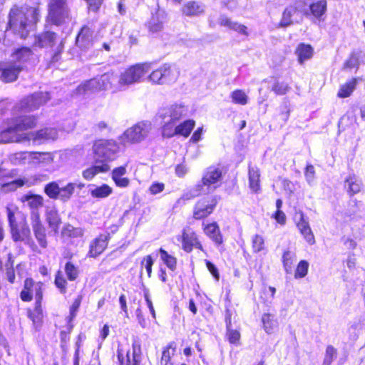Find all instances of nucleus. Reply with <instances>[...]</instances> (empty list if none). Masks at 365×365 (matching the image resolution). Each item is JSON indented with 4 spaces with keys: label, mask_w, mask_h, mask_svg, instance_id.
I'll use <instances>...</instances> for the list:
<instances>
[{
    "label": "nucleus",
    "mask_w": 365,
    "mask_h": 365,
    "mask_svg": "<svg viewBox=\"0 0 365 365\" xmlns=\"http://www.w3.org/2000/svg\"><path fill=\"white\" fill-rule=\"evenodd\" d=\"M22 201L32 210L31 212H38V209L43 205V199L38 195H26L22 197Z\"/></svg>",
    "instance_id": "nucleus-31"
},
{
    "label": "nucleus",
    "mask_w": 365,
    "mask_h": 365,
    "mask_svg": "<svg viewBox=\"0 0 365 365\" xmlns=\"http://www.w3.org/2000/svg\"><path fill=\"white\" fill-rule=\"evenodd\" d=\"M32 152H19L14 154L11 157L13 163L18 164H31Z\"/></svg>",
    "instance_id": "nucleus-43"
},
{
    "label": "nucleus",
    "mask_w": 365,
    "mask_h": 365,
    "mask_svg": "<svg viewBox=\"0 0 365 365\" xmlns=\"http://www.w3.org/2000/svg\"><path fill=\"white\" fill-rule=\"evenodd\" d=\"M309 263L306 260H301L295 270L294 277L296 279L304 277L308 272Z\"/></svg>",
    "instance_id": "nucleus-54"
},
{
    "label": "nucleus",
    "mask_w": 365,
    "mask_h": 365,
    "mask_svg": "<svg viewBox=\"0 0 365 365\" xmlns=\"http://www.w3.org/2000/svg\"><path fill=\"white\" fill-rule=\"evenodd\" d=\"M110 170V166L108 163H101V165H96L91 166L83 172V177L86 180H91L96 175L100 173H106Z\"/></svg>",
    "instance_id": "nucleus-34"
},
{
    "label": "nucleus",
    "mask_w": 365,
    "mask_h": 365,
    "mask_svg": "<svg viewBox=\"0 0 365 365\" xmlns=\"http://www.w3.org/2000/svg\"><path fill=\"white\" fill-rule=\"evenodd\" d=\"M217 205L215 197H206L198 200L194 209L193 217L200 220L210 215Z\"/></svg>",
    "instance_id": "nucleus-12"
},
{
    "label": "nucleus",
    "mask_w": 365,
    "mask_h": 365,
    "mask_svg": "<svg viewBox=\"0 0 365 365\" xmlns=\"http://www.w3.org/2000/svg\"><path fill=\"white\" fill-rule=\"evenodd\" d=\"M345 187L347 188V192L349 195H353L360 192L361 182L355 175L349 176L345 181Z\"/></svg>",
    "instance_id": "nucleus-38"
},
{
    "label": "nucleus",
    "mask_w": 365,
    "mask_h": 365,
    "mask_svg": "<svg viewBox=\"0 0 365 365\" xmlns=\"http://www.w3.org/2000/svg\"><path fill=\"white\" fill-rule=\"evenodd\" d=\"M356 83H357V79L353 78L350 81L341 86L339 91L338 92V94H337L338 97H339V98L349 97L352 93V92L354 91Z\"/></svg>",
    "instance_id": "nucleus-41"
},
{
    "label": "nucleus",
    "mask_w": 365,
    "mask_h": 365,
    "mask_svg": "<svg viewBox=\"0 0 365 365\" xmlns=\"http://www.w3.org/2000/svg\"><path fill=\"white\" fill-rule=\"evenodd\" d=\"M5 267H6L5 275H6V279L11 284L14 283L16 276H15L14 269L13 267V262H11L9 265V264H6Z\"/></svg>",
    "instance_id": "nucleus-63"
},
{
    "label": "nucleus",
    "mask_w": 365,
    "mask_h": 365,
    "mask_svg": "<svg viewBox=\"0 0 365 365\" xmlns=\"http://www.w3.org/2000/svg\"><path fill=\"white\" fill-rule=\"evenodd\" d=\"M82 296L78 295L73 301L72 305L70 307V314L68 317L69 321H72L76 316L78 310L80 307L81 301H82Z\"/></svg>",
    "instance_id": "nucleus-61"
},
{
    "label": "nucleus",
    "mask_w": 365,
    "mask_h": 365,
    "mask_svg": "<svg viewBox=\"0 0 365 365\" xmlns=\"http://www.w3.org/2000/svg\"><path fill=\"white\" fill-rule=\"evenodd\" d=\"M232 102L237 104L246 105L247 103L248 97L242 90L234 91L231 93Z\"/></svg>",
    "instance_id": "nucleus-51"
},
{
    "label": "nucleus",
    "mask_w": 365,
    "mask_h": 365,
    "mask_svg": "<svg viewBox=\"0 0 365 365\" xmlns=\"http://www.w3.org/2000/svg\"><path fill=\"white\" fill-rule=\"evenodd\" d=\"M160 258L171 270L176 269L177 260L173 256L169 255L165 250L160 249Z\"/></svg>",
    "instance_id": "nucleus-48"
},
{
    "label": "nucleus",
    "mask_w": 365,
    "mask_h": 365,
    "mask_svg": "<svg viewBox=\"0 0 365 365\" xmlns=\"http://www.w3.org/2000/svg\"><path fill=\"white\" fill-rule=\"evenodd\" d=\"M193 120H187L178 125H163L162 134L163 137L171 138L175 135H181L187 137L195 126Z\"/></svg>",
    "instance_id": "nucleus-11"
},
{
    "label": "nucleus",
    "mask_w": 365,
    "mask_h": 365,
    "mask_svg": "<svg viewBox=\"0 0 365 365\" xmlns=\"http://www.w3.org/2000/svg\"><path fill=\"white\" fill-rule=\"evenodd\" d=\"M18 210H19L18 207L16 206L14 204L9 203L6 205V212L9 226L17 222L16 217H15V215L18 212Z\"/></svg>",
    "instance_id": "nucleus-52"
},
{
    "label": "nucleus",
    "mask_w": 365,
    "mask_h": 365,
    "mask_svg": "<svg viewBox=\"0 0 365 365\" xmlns=\"http://www.w3.org/2000/svg\"><path fill=\"white\" fill-rule=\"evenodd\" d=\"M148 81L154 85H164L162 74V67L153 71L147 78Z\"/></svg>",
    "instance_id": "nucleus-49"
},
{
    "label": "nucleus",
    "mask_w": 365,
    "mask_h": 365,
    "mask_svg": "<svg viewBox=\"0 0 365 365\" xmlns=\"http://www.w3.org/2000/svg\"><path fill=\"white\" fill-rule=\"evenodd\" d=\"M296 54L298 57V61L302 64L305 61L310 59L313 55V48L309 44L300 43L297 49Z\"/></svg>",
    "instance_id": "nucleus-33"
},
{
    "label": "nucleus",
    "mask_w": 365,
    "mask_h": 365,
    "mask_svg": "<svg viewBox=\"0 0 365 365\" xmlns=\"http://www.w3.org/2000/svg\"><path fill=\"white\" fill-rule=\"evenodd\" d=\"M42 299H36L35 309L34 313L29 312V318L35 323L38 322L42 317V308H41Z\"/></svg>",
    "instance_id": "nucleus-55"
},
{
    "label": "nucleus",
    "mask_w": 365,
    "mask_h": 365,
    "mask_svg": "<svg viewBox=\"0 0 365 365\" xmlns=\"http://www.w3.org/2000/svg\"><path fill=\"white\" fill-rule=\"evenodd\" d=\"M76 44L82 48H86L91 45V31L89 28L83 27L81 29L76 37Z\"/></svg>",
    "instance_id": "nucleus-37"
},
{
    "label": "nucleus",
    "mask_w": 365,
    "mask_h": 365,
    "mask_svg": "<svg viewBox=\"0 0 365 365\" xmlns=\"http://www.w3.org/2000/svg\"><path fill=\"white\" fill-rule=\"evenodd\" d=\"M24 184V182L21 179L12 180V181L1 184V190L4 192L14 191V190H16L18 187L23 186Z\"/></svg>",
    "instance_id": "nucleus-58"
},
{
    "label": "nucleus",
    "mask_w": 365,
    "mask_h": 365,
    "mask_svg": "<svg viewBox=\"0 0 365 365\" xmlns=\"http://www.w3.org/2000/svg\"><path fill=\"white\" fill-rule=\"evenodd\" d=\"M252 244L254 252H259L264 249V240L261 235H254L252 239Z\"/></svg>",
    "instance_id": "nucleus-59"
},
{
    "label": "nucleus",
    "mask_w": 365,
    "mask_h": 365,
    "mask_svg": "<svg viewBox=\"0 0 365 365\" xmlns=\"http://www.w3.org/2000/svg\"><path fill=\"white\" fill-rule=\"evenodd\" d=\"M180 11L183 16L197 17L205 13V6L199 1H189L182 6Z\"/></svg>",
    "instance_id": "nucleus-15"
},
{
    "label": "nucleus",
    "mask_w": 365,
    "mask_h": 365,
    "mask_svg": "<svg viewBox=\"0 0 365 365\" xmlns=\"http://www.w3.org/2000/svg\"><path fill=\"white\" fill-rule=\"evenodd\" d=\"M14 124L0 133V143L25 142L24 133L18 134Z\"/></svg>",
    "instance_id": "nucleus-21"
},
{
    "label": "nucleus",
    "mask_w": 365,
    "mask_h": 365,
    "mask_svg": "<svg viewBox=\"0 0 365 365\" xmlns=\"http://www.w3.org/2000/svg\"><path fill=\"white\" fill-rule=\"evenodd\" d=\"M96 161L106 163L115 158L119 146L113 140H99L93 146Z\"/></svg>",
    "instance_id": "nucleus-3"
},
{
    "label": "nucleus",
    "mask_w": 365,
    "mask_h": 365,
    "mask_svg": "<svg viewBox=\"0 0 365 365\" xmlns=\"http://www.w3.org/2000/svg\"><path fill=\"white\" fill-rule=\"evenodd\" d=\"M133 359H130L129 353H127L126 360L121 359V356L118 354V359L120 365H139L141 359V344L138 339H134L133 341Z\"/></svg>",
    "instance_id": "nucleus-19"
},
{
    "label": "nucleus",
    "mask_w": 365,
    "mask_h": 365,
    "mask_svg": "<svg viewBox=\"0 0 365 365\" xmlns=\"http://www.w3.org/2000/svg\"><path fill=\"white\" fill-rule=\"evenodd\" d=\"M336 354L337 351L333 346H327L326 349L323 365H330L334 361V359H336Z\"/></svg>",
    "instance_id": "nucleus-57"
},
{
    "label": "nucleus",
    "mask_w": 365,
    "mask_h": 365,
    "mask_svg": "<svg viewBox=\"0 0 365 365\" xmlns=\"http://www.w3.org/2000/svg\"><path fill=\"white\" fill-rule=\"evenodd\" d=\"M227 338L230 343L239 345L240 339V333L237 330L232 329V327L227 329Z\"/></svg>",
    "instance_id": "nucleus-60"
},
{
    "label": "nucleus",
    "mask_w": 365,
    "mask_h": 365,
    "mask_svg": "<svg viewBox=\"0 0 365 365\" xmlns=\"http://www.w3.org/2000/svg\"><path fill=\"white\" fill-rule=\"evenodd\" d=\"M36 118L34 115H23L14 120V125L18 132L33 128L36 125Z\"/></svg>",
    "instance_id": "nucleus-23"
},
{
    "label": "nucleus",
    "mask_w": 365,
    "mask_h": 365,
    "mask_svg": "<svg viewBox=\"0 0 365 365\" xmlns=\"http://www.w3.org/2000/svg\"><path fill=\"white\" fill-rule=\"evenodd\" d=\"M33 55L32 51L29 47H22L13 53L12 58L14 61H16V63H19L21 65V63L30 61Z\"/></svg>",
    "instance_id": "nucleus-30"
},
{
    "label": "nucleus",
    "mask_w": 365,
    "mask_h": 365,
    "mask_svg": "<svg viewBox=\"0 0 365 365\" xmlns=\"http://www.w3.org/2000/svg\"><path fill=\"white\" fill-rule=\"evenodd\" d=\"M48 9V19L56 25L62 24L69 18L68 0H49Z\"/></svg>",
    "instance_id": "nucleus-5"
},
{
    "label": "nucleus",
    "mask_w": 365,
    "mask_h": 365,
    "mask_svg": "<svg viewBox=\"0 0 365 365\" xmlns=\"http://www.w3.org/2000/svg\"><path fill=\"white\" fill-rule=\"evenodd\" d=\"M56 39V34L54 32L46 31L35 37L34 45L38 47L53 46Z\"/></svg>",
    "instance_id": "nucleus-28"
},
{
    "label": "nucleus",
    "mask_w": 365,
    "mask_h": 365,
    "mask_svg": "<svg viewBox=\"0 0 365 365\" xmlns=\"http://www.w3.org/2000/svg\"><path fill=\"white\" fill-rule=\"evenodd\" d=\"M296 224L306 242L311 245H314L315 243L314 235L311 230L308 220L304 217L302 212L299 214Z\"/></svg>",
    "instance_id": "nucleus-16"
},
{
    "label": "nucleus",
    "mask_w": 365,
    "mask_h": 365,
    "mask_svg": "<svg viewBox=\"0 0 365 365\" xmlns=\"http://www.w3.org/2000/svg\"><path fill=\"white\" fill-rule=\"evenodd\" d=\"M297 9L294 6L286 8L282 14L279 25L282 27H287L292 24V16L296 13Z\"/></svg>",
    "instance_id": "nucleus-44"
},
{
    "label": "nucleus",
    "mask_w": 365,
    "mask_h": 365,
    "mask_svg": "<svg viewBox=\"0 0 365 365\" xmlns=\"http://www.w3.org/2000/svg\"><path fill=\"white\" fill-rule=\"evenodd\" d=\"M125 166H120L112 171V179L115 185L120 187H127L130 184V180L124 177L126 174Z\"/></svg>",
    "instance_id": "nucleus-24"
},
{
    "label": "nucleus",
    "mask_w": 365,
    "mask_h": 365,
    "mask_svg": "<svg viewBox=\"0 0 365 365\" xmlns=\"http://www.w3.org/2000/svg\"><path fill=\"white\" fill-rule=\"evenodd\" d=\"M359 65V58L358 57L352 54L350 57L345 61L344 64V68H354L357 67Z\"/></svg>",
    "instance_id": "nucleus-64"
},
{
    "label": "nucleus",
    "mask_w": 365,
    "mask_h": 365,
    "mask_svg": "<svg viewBox=\"0 0 365 365\" xmlns=\"http://www.w3.org/2000/svg\"><path fill=\"white\" fill-rule=\"evenodd\" d=\"M188 113V108L182 103H175L163 108L158 113L163 120V125L175 126L176 123Z\"/></svg>",
    "instance_id": "nucleus-4"
},
{
    "label": "nucleus",
    "mask_w": 365,
    "mask_h": 365,
    "mask_svg": "<svg viewBox=\"0 0 365 365\" xmlns=\"http://www.w3.org/2000/svg\"><path fill=\"white\" fill-rule=\"evenodd\" d=\"M38 16L36 8L14 6L9 13V29L21 38H25L38 21Z\"/></svg>",
    "instance_id": "nucleus-1"
},
{
    "label": "nucleus",
    "mask_w": 365,
    "mask_h": 365,
    "mask_svg": "<svg viewBox=\"0 0 365 365\" xmlns=\"http://www.w3.org/2000/svg\"><path fill=\"white\" fill-rule=\"evenodd\" d=\"M57 138L58 131L53 128H45L36 132L24 133L25 141L32 140L37 144H43L49 140H54Z\"/></svg>",
    "instance_id": "nucleus-10"
},
{
    "label": "nucleus",
    "mask_w": 365,
    "mask_h": 365,
    "mask_svg": "<svg viewBox=\"0 0 365 365\" xmlns=\"http://www.w3.org/2000/svg\"><path fill=\"white\" fill-rule=\"evenodd\" d=\"M83 230L81 227H74L71 225H66L62 230V235L66 237L77 238L83 235Z\"/></svg>",
    "instance_id": "nucleus-45"
},
{
    "label": "nucleus",
    "mask_w": 365,
    "mask_h": 365,
    "mask_svg": "<svg viewBox=\"0 0 365 365\" xmlns=\"http://www.w3.org/2000/svg\"><path fill=\"white\" fill-rule=\"evenodd\" d=\"M295 255L290 251H285L282 256V262L284 270L287 273H291L292 265L295 260Z\"/></svg>",
    "instance_id": "nucleus-46"
},
{
    "label": "nucleus",
    "mask_w": 365,
    "mask_h": 365,
    "mask_svg": "<svg viewBox=\"0 0 365 365\" xmlns=\"http://www.w3.org/2000/svg\"><path fill=\"white\" fill-rule=\"evenodd\" d=\"M49 100L50 96L48 92H36L20 101L19 104V109L22 111H33L39 108Z\"/></svg>",
    "instance_id": "nucleus-8"
},
{
    "label": "nucleus",
    "mask_w": 365,
    "mask_h": 365,
    "mask_svg": "<svg viewBox=\"0 0 365 365\" xmlns=\"http://www.w3.org/2000/svg\"><path fill=\"white\" fill-rule=\"evenodd\" d=\"M204 231L206 235H207L216 245H220L222 243V236L216 222L206 225L204 228Z\"/></svg>",
    "instance_id": "nucleus-29"
},
{
    "label": "nucleus",
    "mask_w": 365,
    "mask_h": 365,
    "mask_svg": "<svg viewBox=\"0 0 365 365\" xmlns=\"http://www.w3.org/2000/svg\"><path fill=\"white\" fill-rule=\"evenodd\" d=\"M98 91H100L99 83L96 78L83 82L76 88V93L78 95H87Z\"/></svg>",
    "instance_id": "nucleus-27"
},
{
    "label": "nucleus",
    "mask_w": 365,
    "mask_h": 365,
    "mask_svg": "<svg viewBox=\"0 0 365 365\" xmlns=\"http://www.w3.org/2000/svg\"><path fill=\"white\" fill-rule=\"evenodd\" d=\"M327 10V3L326 0H319L309 5V10L304 11V15L308 16L312 15L319 21L324 20L323 16Z\"/></svg>",
    "instance_id": "nucleus-22"
},
{
    "label": "nucleus",
    "mask_w": 365,
    "mask_h": 365,
    "mask_svg": "<svg viewBox=\"0 0 365 365\" xmlns=\"http://www.w3.org/2000/svg\"><path fill=\"white\" fill-rule=\"evenodd\" d=\"M249 185L250 188L255 192H257L260 189V174L259 170L257 167H249Z\"/></svg>",
    "instance_id": "nucleus-32"
},
{
    "label": "nucleus",
    "mask_w": 365,
    "mask_h": 365,
    "mask_svg": "<svg viewBox=\"0 0 365 365\" xmlns=\"http://www.w3.org/2000/svg\"><path fill=\"white\" fill-rule=\"evenodd\" d=\"M109 235L102 234L96 238L90 245L89 256L96 257L101 255L106 248Z\"/></svg>",
    "instance_id": "nucleus-20"
},
{
    "label": "nucleus",
    "mask_w": 365,
    "mask_h": 365,
    "mask_svg": "<svg viewBox=\"0 0 365 365\" xmlns=\"http://www.w3.org/2000/svg\"><path fill=\"white\" fill-rule=\"evenodd\" d=\"M89 192L93 197L105 198L113 192V189L109 185L103 184L91 189Z\"/></svg>",
    "instance_id": "nucleus-40"
},
{
    "label": "nucleus",
    "mask_w": 365,
    "mask_h": 365,
    "mask_svg": "<svg viewBox=\"0 0 365 365\" xmlns=\"http://www.w3.org/2000/svg\"><path fill=\"white\" fill-rule=\"evenodd\" d=\"M53 160V157L51 153L32 152L31 164H49Z\"/></svg>",
    "instance_id": "nucleus-39"
},
{
    "label": "nucleus",
    "mask_w": 365,
    "mask_h": 365,
    "mask_svg": "<svg viewBox=\"0 0 365 365\" xmlns=\"http://www.w3.org/2000/svg\"><path fill=\"white\" fill-rule=\"evenodd\" d=\"M151 128L150 122H140L125 131L121 137L122 142L124 144L140 142L148 136Z\"/></svg>",
    "instance_id": "nucleus-6"
},
{
    "label": "nucleus",
    "mask_w": 365,
    "mask_h": 365,
    "mask_svg": "<svg viewBox=\"0 0 365 365\" xmlns=\"http://www.w3.org/2000/svg\"><path fill=\"white\" fill-rule=\"evenodd\" d=\"M55 284L60 289V292L63 294L66 292V280L63 277L61 272L58 271L55 277Z\"/></svg>",
    "instance_id": "nucleus-62"
},
{
    "label": "nucleus",
    "mask_w": 365,
    "mask_h": 365,
    "mask_svg": "<svg viewBox=\"0 0 365 365\" xmlns=\"http://www.w3.org/2000/svg\"><path fill=\"white\" fill-rule=\"evenodd\" d=\"M76 185V182H69L66 186L60 187L58 199L63 202L68 201L73 195Z\"/></svg>",
    "instance_id": "nucleus-42"
},
{
    "label": "nucleus",
    "mask_w": 365,
    "mask_h": 365,
    "mask_svg": "<svg viewBox=\"0 0 365 365\" xmlns=\"http://www.w3.org/2000/svg\"><path fill=\"white\" fill-rule=\"evenodd\" d=\"M161 67L164 84H170L176 81L180 75L178 68L167 63L162 65Z\"/></svg>",
    "instance_id": "nucleus-25"
},
{
    "label": "nucleus",
    "mask_w": 365,
    "mask_h": 365,
    "mask_svg": "<svg viewBox=\"0 0 365 365\" xmlns=\"http://www.w3.org/2000/svg\"><path fill=\"white\" fill-rule=\"evenodd\" d=\"M220 24L222 26L227 27L229 29L233 30L240 34L248 36L247 28L238 22L232 21L229 18L222 16L219 19Z\"/></svg>",
    "instance_id": "nucleus-26"
},
{
    "label": "nucleus",
    "mask_w": 365,
    "mask_h": 365,
    "mask_svg": "<svg viewBox=\"0 0 365 365\" xmlns=\"http://www.w3.org/2000/svg\"><path fill=\"white\" fill-rule=\"evenodd\" d=\"M9 228L14 242H28L31 240V230L25 219L10 225Z\"/></svg>",
    "instance_id": "nucleus-13"
},
{
    "label": "nucleus",
    "mask_w": 365,
    "mask_h": 365,
    "mask_svg": "<svg viewBox=\"0 0 365 365\" xmlns=\"http://www.w3.org/2000/svg\"><path fill=\"white\" fill-rule=\"evenodd\" d=\"M60 187L57 182H51L46 185L45 193L51 199H58Z\"/></svg>",
    "instance_id": "nucleus-47"
},
{
    "label": "nucleus",
    "mask_w": 365,
    "mask_h": 365,
    "mask_svg": "<svg viewBox=\"0 0 365 365\" xmlns=\"http://www.w3.org/2000/svg\"><path fill=\"white\" fill-rule=\"evenodd\" d=\"M182 247L187 252H190L193 247L202 250V246L198 240L195 232L183 230L182 234Z\"/></svg>",
    "instance_id": "nucleus-17"
},
{
    "label": "nucleus",
    "mask_w": 365,
    "mask_h": 365,
    "mask_svg": "<svg viewBox=\"0 0 365 365\" xmlns=\"http://www.w3.org/2000/svg\"><path fill=\"white\" fill-rule=\"evenodd\" d=\"M175 347L173 343L170 344L163 351L162 357L160 361V365H168L170 361L171 356L174 355Z\"/></svg>",
    "instance_id": "nucleus-50"
},
{
    "label": "nucleus",
    "mask_w": 365,
    "mask_h": 365,
    "mask_svg": "<svg viewBox=\"0 0 365 365\" xmlns=\"http://www.w3.org/2000/svg\"><path fill=\"white\" fill-rule=\"evenodd\" d=\"M65 272L68 279L74 281L78 276V269L73 263L68 262L65 265Z\"/></svg>",
    "instance_id": "nucleus-56"
},
{
    "label": "nucleus",
    "mask_w": 365,
    "mask_h": 365,
    "mask_svg": "<svg viewBox=\"0 0 365 365\" xmlns=\"http://www.w3.org/2000/svg\"><path fill=\"white\" fill-rule=\"evenodd\" d=\"M46 221L49 227L56 232L61 223L58 211L55 208L48 209L46 211Z\"/></svg>",
    "instance_id": "nucleus-35"
},
{
    "label": "nucleus",
    "mask_w": 365,
    "mask_h": 365,
    "mask_svg": "<svg viewBox=\"0 0 365 365\" xmlns=\"http://www.w3.org/2000/svg\"><path fill=\"white\" fill-rule=\"evenodd\" d=\"M264 330L270 334L273 333L278 327V322L274 317L270 314H264L262 317Z\"/></svg>",
    "instance_id": "nucleus-36"
},
{
    "label": "nucleus",
    "mask_w": 365,
    "mask_h": 365,
    "mask_svg": "<svg viewBox=\"0 0 365 365\" xmlns=\"http://www.w3.org/2000/svg\"><path fill=\"white\" fill-rule=\"evenodd\" d=\"M151 68L152 63L148 62L135 63L126 68L120 74L123 91H125L130 86L143 82Z\"/></svg>",
    "instance_id": "nucleus-2"
},
{
    "label": "nucleus",
    "mask_w": 365,
    "mask_h": 365,
    "mask_svg": "<svg viewBox=\"0 0 365 365\" xmlns=\"http://www.w3.org/2000/svg\"><path fill=\"white\" fill-rule=\"evenodd\" d=\"M23 66L14 63L6 65L1 69V80L4 83L15 81L19 73L22 71Z\"/></svg>",
    "instance_id": "nucleus-18"
},
{
    "label": "nucleus",
    "mask_w": 365,
    "mask_h": 365,
    "mask_svg": "<svg viewBox=\"0 0 365 365\" xmlns=\"http://www.w3.org/2000/svg\"><path fill=\"white\" fill-rule=\"evenodd\" d=\"M30 219L36 240L41 247L46 248L47 247L46 230L40 220L39 212L36 211L31 212Z\"/></svg>",
    "instance_id": "nucleus-14"
},
{
    "label": "nucleus",
    "mask_w": 365,
    "mask_h": 365,
    "mask_svg": "<svg viewBox=\"0 0 365 365\" xmlns=\"http://www.w3.org/2000/svg\"><path fill=\"white\" fill-rule=\"evenodd\" d=\"M96 79L99 83L100 91L111 90L113 93L123 91L120 75L113 71L105 73L101 76L96 77Z\"/></svg>",
    "instance_id": "nucleus-9"
},
{
    "label": "nucleus",
    "mask_w": 365,
    "mask_h": 365,
    "mask_svg": "<svg viewBox=\"0 0 365 365\" xmlns=\"http://www.w3.org/2000/svg\"><path fill=\"white\" fill-rule=\"evenodd\" d=\"M290 86L287 83L276 81L272 87V91L277 95H285L289 90Z\"/></svg>",
    "instance_id": "nucleus-53"
},
{
    "label": "nucleus",
    "mask_w": 365,
    "mask_h": 365,
    "mask_svg": "<svg viewBox=\"0 0 365 365\" xmlns=\"http://www.w3.org/2000/svg\"><path fill=\"white\" fill-rule=\"evenodd\" d=\"M222 178V170L219 168L210 166L206 169L202 178V185H198L203 192H210L220 186Z\"/></svg>",
    "instance_id": "nucleus-7"
}]
</instances>
